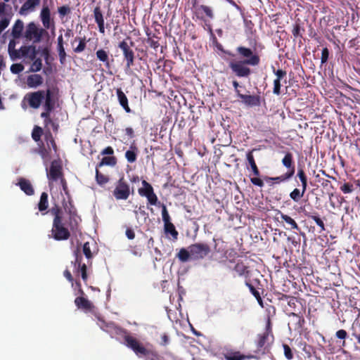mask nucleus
Instances as JSON below:
<instances>
[{
	"label": "nucleus",
	"mask_w": 360,
	"mask_h": 360,
	"mask_svg": "<svg viewBox=\"0 0 360 360\" xmlns=\"http://www.w3.org/2000/svg\"><path fill=\"white\" fill-rule=\"evenodd\" d=\"M45 98L44 91H37L34 92L27 93L23 98L22 102L27 101L29 105L34 108L37 109L40 107L42 101Z\"/></svg>",
	"instance_id": "nucleus-6"
},
{
	"label": "nucleus",
	"mask_w": 360,
	"mask_h": 360,
	"mask_svg": "<svg viewBox=\"0 0 360 360\" xmlns=\"http://www.w3.org/2000/svg\"><path fill=\"white\" fill-rule=\"evenodd\" d=\"M118 47L122 51L124 57L127 61L126 69H130L134 65V53L125 41H121Z\"/></svg>",
	"instance_id": "nucleus-10"
},
{
	"label": "nucleus",
	"mask_w": 360,
	"mask_h": 360,
	"mask_svg": "<svg viewBox=\"0 0 360 360\" xmlns=\"http://www.w3.org/2000/svg\"><path fill=\"white\" fill-rule=\"evenodd\" d=\"M238 97L241 99L243 103L248 107L259 106L260 105V97L255 95H245L238 91Z\"/></svg>",
	"instance_id": "nucleus-13"
},
{
	"label": "nucleus",
	"mask_w": 360,
	"mask_h": 360,
	"mask_svg": "<svg viewBox=\"0 0 360 360\" xmlns=\"http://www.w3.org/2000/svg\"><path fill=\"white\" fill-rule=\"evenodd\" d=\"M329 56V51L327 48H323L321 51V62L322 64L327 62Z\"/></svg>",
	"instance_id": "nucleus-52"
},
{
	"label": "nucleus",
	"mask_w": 360,
	"mask_h": 360,
	"mask_svg": "<svg viewBox=\"0 0 360 360\" xmlns=\"http://www.w3.org/2000/svg\"><path fill=\"white\" fill-rule=\"evenodd\" d=\"M340 190L344 193H350L353 191L354 188H353V186L352 184H344L341 187H340Z\"/></svg>",
	"instance_id": "nucleus-53"
},
{
	"label": "nucleus",
	"mask_w": 360,
	"mask_h": 360,
	"mask_svg": "<svg viewBox=\"0 0 360 360\" xmlns=\"http://www.w3.org/2000/svg\"><path fill=\"white\" fill-rule=\"evenodd\" d=\"M46 175L50 183L60 180L63 189H66V183L62 176V167L58 161L51 162L49 170L46 168Z\"/></svg>",
	"instance_id": "nucleus-5"
},
{
	"label": "nucleus",
	"mask_w": 360,
	"mask_h": 360,
	"mask_svg": "<svg viewBox=\"0 0 360 360\" xmlns=\"http://www.w3.org/2000/svg\"><path fill=\"white\" fill-rule=\"evenodd\" d=\"M292 177V172H286L285 174L281 175V176H276V177H269V176H266L264 178V179L266 181H272L275 184H279L281 182H283V181H285L290 179H291Z\"/></svg>",
	"instance_id": "nucleus-21"
},
{
	"label": "nucleus",
	"mask_w": 360,
	"mask_h": 360,
	"mask_svg": "<svg viewBox=\"0 0 360 360\" xmlns=\"http://www.w3.org/2000/svg\"><path fill=\"white\" fill-rule=\"evenodd\" d=\"M113 195L117 200H127L130 195V188L123 177L120 179L113 191Z\"/></svg>",
	"instance_id": "nucleus-8"
},
{
	"label": "nucleus",
	"mask_w": 360,
	"mask_h": 360,
	"mask_svg": "<svg viewBox=\"0 0 360 360\" xmlns=\"http://www.w3.org/2000/svg\"><path fill=\"white\" fill-rule=\"evenodd\" d=\"M44 108L46 111H52L56 105V99L50 89L45 91Z\"/></svg>",
	"instance_id": "nucleus-14"
},
{
	"label": "nucleus",
	"mask_w": 360,
	"mask_h": 360,
	"mask_svg": "<svg viewBox=\"0 0 360 360\" xmlns=\"http://www.w3.org/2000/svg\"><path fill=\"white\" fill-rule=\"evenodd\" d=\"M75 302L78 308L83 309L84 310L89 309L92 307L91 302L82 297H77Z\"/></svg>",
	"instance_id": "nucleus-24"
},
{
	"label": "nucleus",
	"mask_w": 360,
	"mask_h": 360,
	"mask_svg": "<svg viewBox=\"0 0 360 360\" xmlns=\"http://www.w3.org/2000/svg\"><path fill=\"white\" fill-rule=\"evenodd\" d=\"M347 333L346 330L340 329L336 332V337L339 339L344 340L346 338Z\"/></svg>",
	"instance_id": "nucleus-64"
},
{
	"label": "nucleus",
	"mask_w": 360,
	"mask_h": 360,
	"mask_svg": "<svg viewBox=\"0 0 360 360\" xmlns=\"http://www.w3.org/2000/svg\"><path fill=\"white\" fill-rule=\"evenodd\" d=\"M124 344L131 349L139 356H146L147 360H155L158 355L143 347L135 338L126 335H124Z\"/></svg>",
	"instance_id": "nucleus-2"
},
{
	"label": "nucleus",
	"mask_w": 360,
	"mask_h": 360,
	"mask_svg": "<svg viewBox=\"0 0 360 360\" xmlns=\"http://www.w3.org/2000/svg\"><path fill=\"white\" fill-rule=\"evenodd\" d=\"M83 252L86 258L89 259L91 257V252L88 242L85 243L83 245Z\"/></svg>",
	"instance_id": "nucleus-54"
},
{
	"label": "nucleus",
	"mask_w": 360,
	"mask_h": 360,
	"mask_svg": "<svg viewBox=\"0 0 360 360\" xmlns=\"http://www.w3.org/2000/svg\"><path fill=\"white\" fill-rule=\"evenodd\" d=\"M23 30V22L20 20H18L12 30V34L14 38H19Z\"/></svg>",
	"instance_id": "nucleus-27"
},
{
	"label": "nucleus",
	"mask_w": 360,
	"mask_h": 360,
	"mask_svg": "<svg viewBox=\"0 0 360 360\" xmlns=\"http://www.w3.org/2000/svg\"><path fill=\"white\" fill-rule=\"evenodd\" d=\"M116 164L115 158L114 157H105L99 163V167L103 165H110L113 166Z\"/></svg>",
	"instance_id": "nucleus-39"
},
{
	"label": "nucleus",
	"mask_w": 360,
	"mask_h": 360,
	"mask_svg": "<svg viewBox=\"0 0 360 360\" xmlns=\"http://www.w3.org/2000/svg\"><path fill=\"white\" fill-rule=\"evenodd\" d=\"M226 1H227L228 3H229L231 6H233L238 11H239V13H240L241 15H243V10L242 9V8L238 6L234 1L233 0H225Z\"/></svg>",
	"instance_id": "nucleus-63"
},
{
	"label": "nucleus",
	"mask_w": 360,
	"mask_h": 360,
	"mask_svg": "<svg viewBox=\"0 0 360 360\" xmlns=\"http://www.w3.org/2000/svg\"><path fill=\"white\" fill-rule=\"evenodd\" d=\"M283 347L284 355H285V358L288 360L292 359L294 357V355H293L292 351L291 348L289 347V345H288L287 344H283Z\"/></svg>",
	"instance_id": "nucleus-42"
},
{
	"label": "nucleus",
	"mask_w": 360,
	"mask_h": 360,
	"mask_svg": "<svg viewBox=\"0 0 360 360\" xmlns=\"http://www.w3.org/2000/svg\"><path fill=\"white\" fill-rule=\"evenodd\" d=\"M97 58L103 62L107 67H109V60L108 53L103 49H99L96 51Z\"/></svg>",
	"instance_id": "nucleus-33"
},
{
	"label": "nucleus",
	"mask_w": 360,
	"mask_h": 360,
	"mask_svg": "<svg viewBox=\"0 0 360 360\" xmlns=\"http://www.w3.org/2000/svg\"><path fill=\"white\" fill-rule=\"evenodd\" d=\"M124 344L131 349L139 356H146L147 360H155L158 355L143 347L135 338L126 335H124Z\"/></svg>",
	"instance_id": "nucleus-3"
},
{
	"label": "nucleus",
	"mask_w": 360,
	"mask_h": 360,
	"mask_svg": "<svg viewBox=\"0 0 360 360\" xmlns=\"http://www.w3.org/2000/svg\"><path fill=\"white\" fill-rule=\"evenodd\" d=\"M304 196L298 188H295L290 193V198L295 202H298Z\"/></svg>",
	"instance_id": "nucleus-38"
},
{
	"label": "nucleus",
	"mask_w": 360,
	"mask_h": 360,
	"mask_svg": "<svg viewBox=\"0 0 360 360\" xmlns=\"http://www.w3.org/2000/svg\"><path fill=\"white\" fill-rule=\"evenodd\" d=\"M96 179L99 185H103L108 181V178L105 175L101 174L98 169H96Z\"/></svg>",
	"instance_id": "nucleus-41"
},
{
	"label": "nucleus",
	"mask_w": 360,
	"mask_h": 360,
	"mask_svg": "<svg viewBox=\"0 0 360 360\" xmlns=\"http://www.w3.org/2000/svg\"><path fill=\"white\" fill-rule=\"evenodd\" d=\"M165 232L166 234H170L174 240L177 239L178 232L172 223L164 224Z\"/></svg>",
	"instance_id": "nucleus-29"
},
{
	"label": "nucleus",
	"mask_w": 360,
	"mask_h": 360,
	"mask_svg": "<svg viewBox=\"0 0 360 360\" xmlns=\"http://www.w3.org/2000/svg\"><path fill=\"white\" fill-rule=\"evenodd\" d=\"M11 72L13 74H19L24 70V66L20 63H15L11 66Z\"/></svg>",
	"instance_id": "nucleus-45"
},
{
	"label": "nucleus",
	"mask_w": 360,
	"mask_h": 360,
	"mask_svg": "<svg viewBox=\"0 0 360 360\" xmlns=\"http://www.w3.org/2000/svg\"><path fill=\"white\" fill-rule=\"evenodd\" d=\"M234 271L238 276H243L248 272L246 266L242 262H238L235 265Z\"/></svg>",
	"instance_id": "nucleus-37"
},
{
	"label": "nucleus",
	"mask_w": 360,
	"mask_h": 360,
	"mask_svg": "<svg viewBox=\"0 0 360 360\" xmlns=\"http://www.w3.org/2000/svg\"><path fill=\"white\" fill-rule=\"evenodd\" d=\"M51 14L48 6H44L40 13V18L44 27L46 29L51 26Z\"/></svg>",
	"instance_id": "nucleus-18"
},
{
	"label": "nucleus",
	"mask_w": 360,
	"mask_h": 360,
	"mask_svg": "<svg viewBox=\"0 0 360 360\" xmlns=\"http://www.w3.org/2000/svg\"><path fill=\"white\" fill-rule=\"evenodd\" d=\"M48 207V195L46 193H42L40 197V200L38 203V208L40 212L46 210Z\"/></svg>",
	"instance_id": "nucleus-31"
},
{
	"label": "nucleus",
	"mask_w": 360,
	"mask_h": 360,
	"mask_svg": "<svg viewBox=\"0 0 360 360\" xmlns=\"http://www.w3.org/2000/svg\"><path fill=\"white\" fill-rule=\"evenodd\" d=\"M237 51L244 58H250L255 54H252V51L250 49L244 46H239L237 48Z\"/></svg>",
	"instance_id": "nucleus-34"
},
{
	"label": "nucleus",
	"mask_w": 360,
	"mask_h": 360,
	"mask_svg": "<svg viewBox=\"0 0 360 360\" xmlns=\"http://www.w3.org/2000/svg\"><path fill=\"white\" fill-rule=\"evenodd\" d=\"M282 164L288 169L287 172H292V176L295 174V167L293 165V157L290 153H287L282 160Z\"/></svg>",
	"instance_id": "nucleus-19"
},
{
	"label": "nucleus",
	"mask_w": 360,
	"mask_h": 360,
	"mask_svg": "<svg viewBox=\"0 0 360 360\" xmlns=\"http://www.w3.org/2000/svg\"><path fill=\"white\" fill-rule=\"evenodd\" d=\"M20 53H21L20 51V49H14L8 53L9 56H10L11 60H13V61L16 60L17 59L21 58Z\"/></svg>",
	"instance_id": "nucleus-49"
},
{
	"label": "nucleus",
	"mask_w": 360,
	"mask_h": 360,
	"mask_svg": "<svg viewBox=\"0 0 360 360\" xmlns=\"http://www.w3.org/2000/svg\"><path fill=\"white\" fill-rule=\"evenodd\" d=\"M226 360H245L249 356L241 354L239 351L228 352L224 355Z\"/></svg>",
	"instance_id": "nucleus-25"
},
{
	"label": "nucleus",
	"mask_w": 360,
	"mask_h": 360,
	"mask_svg": "<svg viewBox=\"0 0 360 360\" xmlns=\"http://www.w3.org/2000/svg\"><path fill=\"white\" fill-rule=\"evenodd\" d=\"M250 181L255 186H259L261 188L264 186V183H263L262 180L260 179L259 178H257V177L250 178Z\"/></svg>",
	"instance_id": "nucleus-60"
},
{
	"label": "nucleus",
	"mask_w": 360,
	"mask_h": 360,
	"mask_svg": "<svg viewBox=\"0 0 360 360\" xmlns=\"http://www.w3.org/2000/svg\"><path fill=\"white\" fill-rule=\"evenodd\" d=\"M270 337L271 335H268V333H264L257 335V340H255V344L259 351H260L262 348H266V344Z\"/></svg>",
	"instance_id": "nucleus-20"
},
{
	"label": "nucleus",
	"mask_w": 360,
	"mask_h": 360,
	"mask_svg": "<svg viewBox=\"0 0 360 360\" xmlns=\"http://www.w3.org/2000/svg\"><path fill=\"white\" fill-rule=\"evenodd\" d=\"M162 221L164 222V224L171 223L170 222V217L167 212V207L165 205H163L162 207Z\"/></svg>",
	"instance_id": "nucleus-44"
},
{
	"label": "nucleus",
	"mask_w": 360,
	"mask_h": 360,
	"mask_svg": "<svg viewBox=\"0 0 360 360\" xmlns=\"http://www.w3.org/2000/svg\"><path fill=\"white\" fill-rule=\"evenodd\" d=\"M58 56L60 58V62L61 64H64L66 58V53L65 51V49L63 46H60L58 47Z\"/></svg>",
	"instance_id": "nucleus-47"
},
{
	"label": "nucleus",
	"mask_w": 360,
	"mask_h": 360,
	"mask_svg": "<svg viewBox=\"0 0 360 360\" xmlns=\"http://www.w3.org/2000/svg\"><path fill=\"white\" fill-rule=\"evenodd\" d=\"M33 63L30 66V71L37 72L41 70L42 68V63L40 58H34Z\"/></svg>",
	"instance_id": "nucleus-36"
},
{
	"label": "nucleus",
	"mask_w": 360,
	"mask_h": 360,
	"mask_svg": "<svg viewBox=\"0 0 360 360\" xmlns=\"http://www.w3.org/2000/svg\"><path fill=\"white\" fill-rule=\"evenodd\" d=\"M18 185L20 189L23 191L27 195H31L34 193V189L29 181L21 179L18 183Z\"/></svg>",
	"instance_id": "nucleus-22"
},
{
	"label": "nucleus",
	"mask_w": 360,
	"mask_h": 360,
	"mask_svg": "<svg viewBox=\"0 0 360 360\" xmlns=\"http://www.w3.org/2000/svg\"><path fill=\"white\" fill-rule=\"evenodd\" d=\"M274 74L276 75V79H282L285 75H286V72L283 70H275L274 69Z\"/></svg>",
	"instance_id": "nucleus-61"
},
{
	"label": "nucleus",
	"mask_w": 360,
	"mask_h": 360,
	"mask_svg": "<svg viewBox=\"0 0 360 360\" xmlns=\"http://www.w3.org/2000/svg\"><path fill=\"white\" fill-rule=\"evenodd\" d=\"M74 255L75 260V262H72V264L73 265V272L75 274H81L82 280L84 282H86L88 278L86 274V266L85 264H82V256L78 249L74 251Z\"/></svg>",
	"instance_id": "nucleus-7"
},
{
	"label": "nucleus",
	"mask_w": 360,
	"mask_h": 360,
	"mask_svg": "<svg viewBox=\"0 0 360 360\" xmlns=\"http://www.w3.org/2000/svg\"><path fill=\"white\" fill-rule=\"evenodd\" d=\"M307 216L311 219H312L314 222L316 224L317 226H319L321 229V231H324L325 230V225H324V223L323 221L320 219V217H319L318 216H315V215H309V214H307Z\"/></svg>",
	"instance_id": "nucleus-43"
},
{
	"label": "nucleus",
	"mask_w": 360,
	"mask_h": 360,
	"mask_svg": "<svg viewBox=\"0 0 360 360\" xmlns=\"http://www.w3.org/2000/svg\"><path fill=\"white\" fill-rule=\"evenodd\" d=\"M43 83V77L38 74L30 75L27 78V84L29 88L35 89Z\"/></svg>",
	"instance_id": "nucleus-16"
},
{
	"label": "nucleus",
	"mask_w": 360,
	"mask_h": 360,
	"mask_svg": "<svg viewBox=\"0 0 360 360\" xmlns=\"http://www.w3.org/2000/svg\"><path fill=\"white\" fill-rule=\"evenodd\" d=\"M116 94L120 105L127 112H130L131 109L128 105V98L120 88L116 89Z\"/></svg>",
	"instance_id": "nucleus-17"
},
{
	"label": "nucleus",
	"mask_w": 360,
	"mask_h": 360,
	"mask_svg": "<svg viewBox=\"0 0 360 360\" xmlns=\"http://www.w3.org/2000/svg\"><path fill=\"white\" fill-rule=\"evenodd\" d=\"M41 128L39 127H35L32 134V139L36 141H39L41 137Z\"/></svg>",
	"instance_id": "nucleus-46"
},
{
	"label": "nucleus",
	"mask_w": 360,
	"mask_h": 360,
	"mask_svg": "<svg viewBox=\"0 0 360 360\" xmlns=\"http://www.w3.org/2000/svg\"><path fill=\"white\" fill-rule=\"evenodd\" d=\"M86 47V42L84 39H80L79 41V44L76 48H75L74 51L76 53H81L82 52Z\"/></svg>",
	"instance_id": "nucleus-51"
},
{
	"label": "nucleus",
	"mask_w": 360,
	"mask_h": 360,
	"mask_svg": "<svg viewBox=\"0 0 360 360\" xmlns=\"http://www.w3.org/2000/svg\"><path fill=\"white\" fill-rule=\"evenodd\" d=\"M70 12V9L67 6H63L58 8V13L60 16L63 17Z\"/></svg>",
	"instance_id": "nucleus-59"
},
{
	"label": "nucleus",
	"mask_w": 360,
	"mask_h": 360,
	"mask_svg": "<svg viewBox=\"0 0 360 360\" xmlns=\"http://www.w3.org/2000/svg\"><path fill=\"white\" fill-rule=\"evenodd\" d=\"M149 202V203L152 205H155L158 202V198L156 195L154 193H148V195L146 196Z\"/></svg>",
	"instance_id": "nucleus-55"
},
{
	"label": "nucleus",
	"mask_w": 360,
	"mask_h": 360,
	"mask_svg": "<svg viewBox=\"0 0 360 360\" xmlns=\"http://www.w3.org/2000/svg\"><path fill=\"white\" fill-rule=\"evenodd\" d=\"M259 63V58L257 55H254L250 58H248L245 60L230 62L229 67L235 75L239 77H248L250 73V69L245 65H257Z\"/></svg>",
	"instance_id": "nucleus-1"
},
{
	"label": "nucleus",
	"mask_w": 360,
	"mask_h": 360,
	"mask_svg": "<svg viewBox=\"0 0 360 360\" xmlns=\"http://www.w3.org/2000/svg\"><path fill=\"white\" fill-rule=\"evenodd\" d=\"M25 37L35 43L39 42L41 39V32L39 30L34 22H30L26 27Z\"/></svg>",
	"instance_id": "nucleus-11"
},
{
	"label": "nucleus",
	"mask_w": 360,
	"mask_h": 360,
	"mask_svg": "<svg viewBox=\"0 0 360 360\" xmlns=\"http://www.w3.org/2000/svg\"><path fill=\"white\" fill-rule=\"evenodd\" d=\"M199 9L201 10L210 19H212L214 18L212 9L210 6L201 5L200 6Z\"/></svg>",
	"instance_id": "nucleus-40"
},
{
	"label": "nucleus",
	"mask_w": 360,
	"mask_h": 360,
	"mask_svg": "<svg viewBox=\"0 0 360 360\" xmlns=\"http://www.w3.org/2000/svg\"><path fill=\"white\" fill-rule=\"evenodd\" d=\"M131 150H128L125 153V158L127 161L130 163H133L136 161L137 153H136V148L135 146H131Z\"/></svg>",
	"instance_id": "nucleus-28"
},
{
	"label": "nucleus",
	"mask_w": 360,
	"mask_h": 360,
	"mask_svg": "<svg viewBox=\"0 0 360 360\" xmlns=\"http://www.w3.org/2000/svg\"><path fill=\"white\" fill-rule=\"evenodd\" d=\"M142 184L143 187L139 189V193L140 195L146 197L148 195V193L150 194L153 193V187L146 181L143 180Z\"/></svg>",
	"instance_id": "nucleus-26"
},
{
	"label": "nucleus",
	"mask_w": 360,
	"mask_h": 360,
	"mask_svg": "<svg viewBox=\"0 0 360 360\" xmlns=\"http://www.w3.org/2000/svg\"><path fill=\"white\" fill-rule=\"evenodd\" d=\"M280 214H281V219L283 221H284L285 223H287L288 224H289L292 229H297V230L299 229V226H298L297 224L292 218H291L290 216L285 214L282 212H280Z\"/></svg>",
	"instance_id": "nucleus-32"
},
{
	"label": "nucleus",
	"mask_w": 360,
	"mask_h": 360,
	"mask_svg": "<svg viewBox=\"0 0 360 360\" xmlns=\"http://www.w3.org/2000/svg\"><path fill=\"white\" fill-rule=\"evenodd\" d=\"M264 333H268V335H271V338L274 340V335L272 333V328H271V323L270 320V317L268 316L265 327V331Z\"/></svg>",
	"instance_id": "nucleus-50"
},
{
	"label": "nucleus",
	"mask_w": 360,
	"mask_h": 360,
	"mask_svg": "<svg viewBox=\"0 0 360 360\" xmlns=\"http://www.w3.org/2000/svg\"><path fill=\"white\" fill-rule=\"evenodd\" d=\"M177 257L182 262L188 261V259L191 258V253L190 250L188 248H181L177 254Z\"/></svg>",
	"instance_id": "nucleus-30"
},
{
	"label": "nucleus",
	"mask_w": 360,
	"mask_h": 360,
	"mask_svg": "<svg viewBox=\"0 0 360 360\" xmlns=\"http://www.w3.org/2000/svg\"><path fill=\"white\" fill-rule=\"evenodd\" d=\"M52 212L55 214L51 229L52 237L56 240H67L70 236V233L62 223L60 211L58 209L52 210Z\"/></svg>",
	"instance_id": "nucleus-4"
},
{
	"label": "nucleus",
	"mask_w": 360,
	"mask_h": 360,
	"mask_svg": "<svg viewBox=\"0 0 360 360\" xmlns=\"http://www.w3.org/2000/svg\"><path fill=\"white\" fill-rule=\"evenodd\" d=\"M94 16L95 19V22L97 24H101L104 22V18L103 13L101 11V8L99 6H96L94 10Z\"/></svg>",
	"instance_id": "nucleus-35"
},
{
	"label": "nucleus",
	"mask_w": 360,
	"mask_h": 360,
	"mask_svg": "<svg viewBox=\"0 0 360 360\" xmlns=\"http://www.w3.org/2000/svg\"><path fill=\"white\" fill-rule=\"evenodd\" d=\"M281 79H275L274 81L273 93L277 96L281 94Z\"/></svg>",
	"instance_id": "nucleus-48"
},
{
	"label": "nucleus",
	"mask_w": 360,
	"mask_h": 360,
	"mask_svg": "<svg viewBox=\"0 0 360 360\" xmlns=\"http://www.w3.org/2000/svg\"><path fill=\"white\" fill-rule=\"evenodd\" d=\"M21 58L28 57L31 60L36 58L37 51L34 46H22L20 48Z\"/></svg>",
	"instance_id": "nucleus-15"
},
{
	"label": "nucleus",
	"mask_w": 360,
	"mask_h": 360,
	"mask_svg": "<svg viewBox=\"0 0 360 360\" xmlns=\"http://www.w3.org/2000/svg\"><path fill=\"white\" fill-rule=\"evenodd\" d=\"M51 111H46L41 112V117L44 119V123L46 127H48V122H51V120L49 117L50 112Z\"/></svg>",
	"instance_id": "nucleus-58"
},
{
	"label": "nucleus",
	"mask_w": 360,
	"mask_h": 360,
	"mask_svg": "<svg viewBox=\"0 0 360 360\" xmlns=\"http://www.w3.org/2000/svg\"><path fill=\"white\" fill-rule=\"evenodd\" d=\"M46 141H47V145L49 147H50V146H52L53 150L55 152H56V143L52 137V135L51 134H49L47 137H46Z\"/></svg>",
	"instance_id": "nucleus-57"
},
{
	"label": "nucleus",
	"mask_w": 360,
	"mask_h": 360,
	"mask_svg": "<svg viewBox=\"0 0 360 360\" xmlns=\"http://www.w3.org/2000/svg\"><path fill=\"white\" fill-rule=\"evenodd\" d=\"M39 154L41 156V158L43 159L44 164L46 165L47 162L50 159L48 152L46 150H41L39 151Z\"/></svg>",
	"instance_id": "nucleus-62"
},
{
	"label": "nucleus",
	"mask_w": 360,
	"mask_h": 360,
	"mask_svg": "<svg viewBox=\"0 0 360 360\" xmlns=\"http://www.w3.org/2000/svg\"><path fill=\"white\" fill-rule=\"evenodd\" d=\"M191 253V259H202L210 252V248L207 244L203 243H195L188 247Z\"/></svg>",
	"instance_id": "nucleus-9"
},
{
	"label": "nucleus",
	"mask_w": 360,
	"mask_h": 360,
	"mask_svg": "<svg viewBox=\"0 0 360 360\" xmlns=\"http://www.w3.org/2000/svg\"><path fill=\"white\" fill-rule=\"evenodd\" d=\"M41 0H26L20 8L19 14L21 15H27L34 12L36 8L39 6Z\"/></svg>",
	"instance_id": "nucleus-12"
},
{
	"label": "nucleus",
	"mask_w": 360,
	"mask_h": 360,
	"mask_svg": "<svg viewBox=\"0 0 360 360\" xmlns=\"http://www.w3.org/2000/svg\"><path fill=\"white\" fill-rule=\"evenodd\" d=\"M247 160L250 166V168L255 176H258L260 174L259 170L255 163L254 156L252 151L247 153L246 154Z\"/></svg>",
	"instance_id": "nucleus-23"
},
{
	"label": "nucleus",
	"mask_w": 360,
	"mask_h": 360,
	"mask_svg": "<svg viewBox=\"0 0 360 360\" xmlns=\"http://www.w3.org/2000/svg\"><path fill=\"white\" fill-rule=\"evenodd\" d=\"M297 176L300 179L301 183L307 182V176L302 168L298 169Z\"/></svg>",
	"instance_id": "nucleus-56"
}]
</instances>
